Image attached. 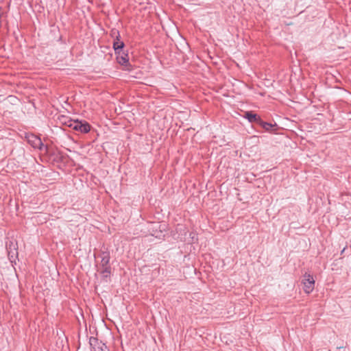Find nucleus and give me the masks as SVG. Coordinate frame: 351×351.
<instances>
[{"label":"nucleus","instance_id":"423d86ee","mask_svg":"<svg viewBox=\"0 0 351 351\" xmlns=\"http://www.w3.org/2000/svg\"><path fill=\"white\" fill-rule=\"evenodd\" d=\"M250 121H254L256 120V114L251 112H247L245 116Z\"/></svg>","mask_w":351,"mask_h":351},{"label":"nucleus","instance_id":"f257e3e1","mask_svg":"<svg viewBox=\"0 0 351 351\" xmlns=\"http://www.w3.org/2000/svg\"><path fill=\"white\" fill-rule=\"evenodd\" d=\"M64 124L82 133H87L90 130V125L86 121L82 122L78 120H68L64 122Z\"/></svg>","mask_w":351,"mask_h":351},{"label":"nucleus","instance_id":"7ed1b4c3","mask_svg":"<svg viewBox=\"0 0 351 351\" xmlns=\"http://www.w3.org/2000/svg\"><path fill=\"white\" fill-rule=\"evenodd\" d=\"M28 142L34 148L42 149L43 143L41 140L34 135H30L27 137Z\"/></svg>","mask_w":351,"mask_h":351},{"label":"nucleus","instance_id":"f03ea898","mask_svg":"<svg viewBox=\"0 0 351 351\" xmlns=\"http://www.w3.org/2000/svg\"><path fill=\"white\" fill-rule=\"evenodd\" d=\"M302 284L304 292L309 294L314 289L315 280L311 274H305L303 276Z\"/></svg>","mask_w":351,"mask_h":351},{"label":"nucleus","instance_id":"39448f33","mask_svg":"<svg viewBox=\"0 0 351 351\" xmlns=\"http://www.w3.org/2000/svg\"><path fill=\"white\" fill-rule=\"evenodd\" d=\"M124 44L122 41H120V40H117L116 42L114 43V50L116 51V52L119 51L118 50H120L123 48Z\"/></svg>","mask_w":351,"mask_h":351},{"label":"nucleus","instance_id":"20e7f679","mask_svg":"<svg viewBox=\"0 0 351 351\" xmlns=\"http://www.w3.org/2000/svg\"><path fill=\"white\" fill-rule=\"evenodd\" d=\"M116 53L117 54V62L121 65H127L129 60L128 55L121 51H119Z\"/></svg>","mask_w":351,"mask_h":351}]
</instances>
